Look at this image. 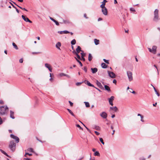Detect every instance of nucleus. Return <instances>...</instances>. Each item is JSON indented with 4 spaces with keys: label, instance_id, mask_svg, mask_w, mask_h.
Wrapping results in <instances>:
<instances>
[{
    "label": "nucleus",
    "instance_id": "nucleus-1",
    "mask_svg": "<svg viewBox=\"0 0 160 160\" xmlns=\"http://www.w3.org/2000/svg\"><path fill=\"white\" fill-rule=\"evenodd\" d=\"M8 109V108L7 106L0 107V114L1 115L7 114Z\"/></svg>",
    "mask_w": 160,
    "mask_h": 160
},
{
    "label": "nucleus",
    "instance_id": "nucleus-2",
    "mask_svg": "<svg viewBox=\"0 0 160 160\" xmlns=\"http://www.w3.org/2000/svg\"><path fill=\"white\" fill-rule=\"evenodd\" d=\"M9 147L12 152H14L16 149V143L13 141H11L10 142Z\"/></svg>",
    "mask_w": 160,
    "mask_h": 160
},
{
    "label": "nucleus",
    "instance_id": "nucleus-3",
    "mask_svg": "<svg viewBox=\"0 0 160 160\" xmlns=\"http://www.w3.org/2000/svg\"><path fill=\"white\" fill-rule=\"evenodd\" d=\"M158 10L156 9L154 12V17L153 20L154 21L157 22L159 20Z\"/></svg>",
    "mask_w": 160,
    "mask_h": 160
},
{
    "label": "nucleus",
    "instance_id": "nucleus-4",
    "mask_svg": "<svg viewBox=\"0 0 160 160\" xmlns=\"http://www.w3.org/2000/svg\"><path fill=\"white\" fill-rule=\"evenodd\" d=\"M127 73L129 81L130 82L132 81L133 80L132 73V72L130 71H127Z\"/></svg>",
    "mask_w": 160,
    "mask_h": 160
},
{
    "label": "nucleus",
    "instance_id": "nucleus-5",
    "mask_svg": "<svg viewBox=\"0 0 160 160\" xmlns=\"http://www.w3.org/2000/svg\"><path fill=\"white\" fill-rule=\"evenodd\" d=\"M80 52H83V51L81 50V48L80 47L78 46L76 49V51L74 50V51L72 52L73 54H77L79 53Z\"/></svg>",
    "mask_w": 160,
    "mask_h": 160
},
{
    "label": "nucleus",
    "instance_id": "nucleus-6",
    "mask_svg": "<svg viewBox=\"0 0 160 160\" xmlns=\"http://www.w3.org/2000/svg\"><path fill=\"white\" fill-rule=\"evenodd\" d=\"M22 17L24 21L27 22H29L30 23H32V22L30 20L29 18H27L26 16L22 15Z\"/></svg>",
    "mask_w": 160,
    "mask_h": 160
},
{
    "label": "nucleus",
    "instance_id": "nucleus-7",
    "mask_svg": "<svg viewBox=\"0 0 160 160\" xmlns=\"http://www.w3.org/2000/svg\"><path fill=\"white\" fill-rule=\"evenodd\" d=\"M102 8V12L103 14L105 16L107 15L108 10L107 8L106 7H105Z\"/></svg>",
    "mask_w": 160,
    "mask_h": 160
},
{
    "label": "nucleus",
    "instance_id": "nucleus-8",
    "mask_svg": "<svg viewBox=\"0 0 160 160\" xmlns=\"http://www.w3.org/2000/svg\"><path fill=\"white\" fill-rule=\"evenodd\" d=\"M114 96H112L108 99L110 104L112 106H113V101L114 100Z\"/></svg>",
    "mask_w": 160,
    "mask_h": 160
},
{
    "label": "nucleus",
    "instance_id": "nucleus-9",
    "mask_svg": "<svg viewBox=\"0 0 160 160\" xmlns=\"http://www.w3.org/2000/svg\"><path fill=\"white\" fill-rule=\"evenodd\" d=\"M100 115L102 118L104 119H106L107 117V114L104 112L101 113L100 114Z\"/></svg>",
    "mask_w": 160,
    "mask_h": 160
},
{
    "label": "nucleus",
    "instance_id": "nucleus-10",
    "mask_svg": "<svg viewBox=\"0 0 160 160\" xmlns=\"http://www.w3.org/2000/svg\"><path fill=\"white\" fill-rule=\"evenodd\" d=\"M96 83L99 88L101 89H104V88L101 84V83L98 80H96Z\"/></svg>",
    "mask_w": 160,
    "mask_h": 160
},
{
    "label": "nucleus",
    "instance_id": "nucleus-11",
    "mask_svg": "<svg viewBox=\"0 0 160 160\" xmlns=\"http://www.w3.org/2000/svg\"><path fill=\"white\" fill-rule=\"evenodd\" d=\"M84 82L85 83V84L89 86L92 87H95L93 85L91 84L89 81L88 80H85L84 81Z\"/></svg>",
    "mask_w": 160,
    "mask_h": 160
},
{
    "label": "nucleus",
    "instance_id": "nucleus-12",
    "mask_svg": "<svg viewBox=\"0 0 160 160\" xmlns=\"http://www.w3.org/2000/svg\"><path fill=\"white\" fill-rule=\"evenodd\" d=\"M109 76L110 77L112 78H115V74L112 72H110V71H108Z\"/></svg>",
    "mask_w": 160,
    "mask_h": 160
},
{
    "label": "nucleus",
    "instance_id": "nucleus-13",
    "mask_svg": "<svg viewBox=\"0 0 160 160\" xmlns=\"http://www.w3.org/2000/svg\"><path fill=\"white\" fill-rule=\"evenodd\" d=\"M45 66L46 68L48 69V70L50 72H52V68L50 64L48 63H45Z\"/></svg>",
    "mask_w": 160,
    "mask_h": 160
},
{
    "label": "nucleus",
    "instance_id": "nucleus-14",
    "mask_svg": "<svg viewBox=\"0 0 160 160\" xmlns=\"http://www.w3.org/2000/svg\"><path fill=\"white\" fill-rule=\"evenodd\" d=\"M10 117L12 119H14L15 118L14 116V112L12 110L10 111Z\"/></svg>",
    "mask_w": 160,
    "mask_h": 160
},
{
    "label": "nucleus",
    "instance_id": "nucleus-15",
    "mask_svg": "<svg viewBox=\"0 0 160 160\" xmlns=\"http://www.w3.org/2000/svg\"><path fill=\"white\" fill-rule=\"evenodd\" d=\"M107 1L106 0H103V1L102 2V4L100 6V7L102 8L105 7V6L106 2H107Z\"/></svg>",
    "mask_w": 160,
    "mask_h": 160
},
{
    "label": "nucleus",
    "instance_id": "nucleus-16",
    "mask_svg": "<svg viewBox=\"0 0 160 160\" xmlns=\"http://www.w3.org/2000/svg\"><path fill=\"white\" fill-rule=\"evenodd\" d=\"M58 33H60L61 34H62L63 33H64V34H67V33H70V32L68 31H67V30H64V31H59L58 32Z\"/></svg>",
    "mask_w": 160,
    "mask_h": 160
},
{
    "label": "nucleus",
    "instance_id": "nucleus-17",
    "mask_svg": "<svg viewBox=\"0 0 160 160\" xmlns=\"http://www.w3.org/2000/svg\"><path fill=\"white\" fill-rule=\"evenodd\" d=\"M50 19L52 21L54 22L57 25V26H59V22L57 21L56 20H55L53 18L50 17Z\"/></svg>",
    "mask_w": 160,
    "mask_h": 160
},
{
    "label": "nucleus",
    "instance_id": "nucleus-18",
    "mask_svg": "<svg viewBox=\"0 0 160 160\" xmlns=\"http://www.w3.org/2000/svg\"><path fill=\"white\" fill-rule=\"evenodd\" d=\"M91 70L92 71V73H96L98 71V70L97 68H91Z\"/></svg>",
    "mask_w": 160,
    "mask_h": 160
},
{
    "label": "nucleus",
    "instance_id": "nucleus-19",
    "mask_svg": "<svg viewBox=\"0 0 160 160\" xmlns=\"http://www.w3.org/2000/svg\"><path fill=\"white\" fill-rule=\"evenodd\" d=\"M104 88L106 90H107L108 92H110L111 91V89H110V87L107 85H104Z\"/></svg>",
    "mask_w": 160,
    "mask_h": 160
},
{
    "label": "nucleus",
    "instance_id": "nucleus-20",
    "mask_svg": "<svg viewBox=\"0 0 160 160\" xmlns=\"http://www.w3.org/2000/svg\"><path fill=\"white\" fill-rule=\"evenodd\" d=\"M15 5H16V6H17L19 8H20V9H22V10H24L25 11H28V10L25 8H22V7L18 6V5L15 2H14L13 1H11Z\"/></svg>",
    "mask_w": 160,
    "mask_h": 160
},
{
    "label": "nucleus",
    "instance_id": "nucleus-21",
    "mask_svg": "<svg viewBox=\"0 0 160 160\" xmlns=\"http://www.w3.org/2000/svg\"><path fill=\"white\" fill-rule=\"evenodd\" d=\"M110 109L111 110H114L115 112H117L118 110V109L116 106L110 107Z\"/></svg>",
    "mask_w": 160,
    "mask_h": 160
},
{
    "label": "nucleus",
    "instance_id": "nucleus-22",
    "mask_svg": "<svg viewBox=\"0 0 160 160\" xmlns=\"http://www.w3.org/2000/svg\"><path fill=\"white\" fill-rule=\"evenodd\" d=\"M61 42H58L56 43V47L57 48L60 49V47L61 46Z\"/></svg>",
    "mask_w": 160,
    "mask_h": 160
},
{
    "label": "nucleus",
    "instance_id": "nucleus-23",
    "mask_svg": "<svg viewBox=\"0 0 160 160\" xmlns=\"http://www.w3.org/2000/svg\"><path fill=\"white\" fill-rule=\"evenodd\" d=\"M157 47L155 46H153L152 47V52L154 53H155L156 51Z\"/></svg>",
    "mask_w": 160,
    "mask_h": 160
},
{
    "label": "nucleus",
    "instance_id": "nucleus-24",
    "mask_svg": "<svg viewBox=\"0 0 160 160\" xmlns=\"http://www.w3.org/2000/svg\"><path fill=\"white\" fill-rule=\"evenodd\" d=\"M60 75L61 77L64 76H66V77H67L68 78H70V76H69V75H68V74H64V73H60Z\"/></svg>",
    "mask_w": 160,
    "mask_h": 160
},
{
    "label": "nucleus",
    "instance_id": "nucleus-25",
    "mask_svg": "<svg viewBox=\"0 0 160 160\" xmlns=\"http://www.w3.org/2000/svg\"><path fill=\"white\" fill-rule=\"evenodd\" d=\"M92 56L91 53H89L88 54V60L89 61H91L92 59Z\"/></svg>",
    "mask_w": 160,
    "mask_h": 160
},
{
    "label": "nucleus",
    "instance_id": "nucleus-26",
    "mask_svg": "<svg viewBox=\"0 0 160 160\" xmlns=\"http://www.w3.org/2000/svg\"><path fill=\"white\" fill-rule=\"evenodd\" d=\"M0 151L3 154L7 156L8 157H9V156L4 151L2 150L1 149H0Z\"/></svg>",
    "mask_w": 160,
    "mask_h": 160
},
{
    "label": "nucleus",
    "instance_id": "nucleus-27",
    "mask_svg": "<svg viewBox=\"0 0 160 160\" xmlns=\"http://www.w3.org/2000/svg\"><path fill=\"white\" fill-rule=\"evenodd\" d=\"M101 66L103 68H107V65L104 63L103 62L101 64Z\"/></svg>",
    "mask_w": 160,
    "mask_h": 160
},
{
    "label": "nucleus",
    "instance_id": "nucleus-28",
    "mask_svg": "<svg viewBox=\"0 0 160 160\" xmlns=\"http://www.w3.org/2000/svg\"><path fill=\"white\" fill-rule=\"evenodd\" d=\"M74 58L76 59V60L77 61V62L79 63L80 66L81 67H82L83 66V65H82V63L76 57H75Z\"/></svg>",
    "mask_w": 160,
    "mask_h": 160
},
{
    "label": "nucleus",
    "instance_id": "nucleus-29",
    "mask_svg": "<svg viewBox=\"0 0 160 160\" xmlns=\"http://www.w3.org/2000/svg\"><path fill=\"white\" fill-rule=\"evenodd\" d=\"M94 42L96 45H97L99 44V41L97 39H94Z\"/></svg>",
    "mask_w": 160,
    "mask_h": 160
},
{
    "label": "nucleus",
    "instance_id": "nucleus-30",
    "mask_svg": "<svg viewBox=\"0 0 160 160\" xmlns=\"http://www.w3.org/2000/svg\"><path fill=\"white\" fill-rule=\"evenodd\" d=\"M67 110L73 116H74V117H75L74 114H73V112L71 111V110L68 108H67Z\"/></svg>",
    "mask_w": 160,
    "mask_h": 160
},
{
    "label": "nucleus",
    "instance_id": "nucleus-31",
    "mask_svg": "<svg viewBox=\"0 0 160 160\" xmlns=\"http://www.w3.org/2000/svg\"><path fill=\"white\" fill-rule=\"evenodd\" d=\"M94 155L95 156H100V154L98 151H96L94 154Z\"/></svg>",
    "mask_w": 160,
    "mask_h": 160
},
{
    "label": "nucleus",
    "instance_id": "nucleus-32",
    "mask_svg": "<svg viewBox=\"0 0 160 160\" xmlns=\"http://www.w3.org/2000/svg\"><path fill=\"white\" fill-rule=\"evenodd\" d=\"M76 43V41L75 39L72 40L71 42V44L72 45H75Z\"/></svg>",
    "mask_w": 160,
    "mask_h": 160
},
{
    "label": "nucleus",
    "instance_id": "nucleus-33",
    "mask_svg": "<svg viewBox=\"0 0 160 160\" xmlns=\"http://www.w3.org/2000/svg\"><path fill=\"white\" fill-rule=\"evenodd\" d=\"M12 45L13 46V47H14V48H15L16 49V50L18 49V47L14 42L12 43Z\"/></svg>",
    "mask_w": 160,
    "mask_h": 160
},
{
    "label": "nucleus",
    "instance_id": "nucleus-34",
    "mask_svg": "<svg viewBox=\"0 0 160 160\" xmlns=\"http://www.w3.org/2000/svg\"><path fill=\"white\" fill-rule=\"evenodd\" d=\"M27 151L30 152H34L33 149L32 148H28Z\"/></svg>",
    "mask_w": 160,
    "mask_h": 160
},
{
    "label": "nucleus",
    "instance_id": "nucleus-35",
    "mask_svg": "<svg viewBox=\"0 0 160 160\" xmlns=\"http://www.w3.org/2000/svg\"><path fill=\"white\" fill-rule=\"evenodd\" d=\"M153 88H154V90L156 93L157 94V96H159V95H160L159 93L157 91L156 89L153 86Z\"/></svg>",
    "mask_w": 160,
    "mask_h": 160
},
{
    "label": "nucleus",
    "instance_id": "nucleus-36",
    "mask_svg": "<svg viewBox=\"0 0 160 160\" xmlns=\"http://www.w3.org/2000/svg\"><path fill=\"white\" fill-rule=\"evenodd\" d=\"M74 54V55H75L77 57V58L78 59V60H80V59H81V57L80 56V55L78 54V53H77V54Z\"/></svg>",
    "mask_w": 160,
    "mask_h": 160
},
{
    "label": "nucleus",
    "instance_id": "nucleus-37",
    "mask_svg": "<svg viewBox=\"0 0 160 160\" xmlns=\"http://www.w3.org/2000/svg\"><path fill=\"white\" fill-rule=\"evenodd\" d=\"M85 103L86 107L87 108H88L90 107V105L89 102H84Z\"/></svg>",
    "mask_w": 160,
    "mask_h": 160
},
{
    "label": "nucleus",
    "instance_id": "nucleus-38",
    "mask_svg": "<svg viewBox=\"0 0 160 160\" xmlns=\"http://www.w3.org/2000/svg\"><path fill=\"white\" fill-rule=\"evenodd\" d=\"M16 141V142L17 143H18L19 142V138L17 136H16L15 138H14V139Z\"/></svg>",
    "mask_w": 160,
    "mask_h": 160
},
{
    "label": "nucleus",
    "instance_id": "nucleus-39",
    "mask_svg": "<svg viewBox=\"0 0 160 160\" xmlns=\"http://www.w3.org/2000/svg\"><path fill=\"white\" fill-rule=\"evenodd\" d=\"M83 82H84V81H83L81 82H78L76 83V85L77 86H79Z\"/></svg>",
    "mask_w": 160,
    "mask_h": 160
},
{
    "label": "nucleus",
    "instance_id": "nucleus-40",
    "mask_svg": "<svg viewBox=\"0 0 160 160\" xmlns=\"http://www.w3.org/2000/svg\"><path fill=\"white\" fill-rule=\"evenodd\" d=\"M63 22L65 23H70V22L68 20H63Z\"/></svg>",
    "mask_w": 160,
    "mask_h": 160
},
{
    "label": "nucleus",
    "instance_id": "nucleus-41",
    "mask_svg": "<svg viewBox=\"0 0 160 160\" xmlns=\"http://www.w3.org/2000/svg\"><path fill=\"white\" fill-rule=\"evenodd\" d=\"M99 140L103 145L104 144V142L103 139L102 138H99Z\"/></svg>",
    "mask_w": 160,
    "mask_h": 160
},
{
    "label": "nucleus",
    "instance_id": "nucleus-42",
    "mask_svg": "<svg viewBox=\"0 0 160 160\" xmlns=\"http://www.w3.org/2000/svg\"><path fill=\"white\" fill-rule=\"evenodd\" d=\"M10 136L11 138H12L13 139H14V138H15L16 137V136H15L12 134H11L10 135Z\"/></svg>",
    "mask_w": 160,
    "mask_h": 160
},
{
    "label": "nucleus",
    "instance_id": "nucleus-43",
    "mask_svg": "<svg viewBox=\"0 0 160 160\" xmlns=\"http://www.w3.org/2000/svg\"><path fill=\"white\" fill-rule=\"evenodd\" d=\"M79 121L80 122L84 125V126L87 129L88 131L89 132H90V129L87 127H86L80 121Z\"/></svg>",
    "mask_w": 160,
    "mask_h": 160
},
{
    "label": "nucleus",
    "instance_id": "nucleus-44",
    "mask_svg": "<svg viewBox=\"0 0 160 160\" xmlns=\"http://www.w3.org/2000/svg\"><path fill=\"white\" fill-rule=\"evenodd\" d=\"M103 60L107 64H109V61L108 60H106V59H103Z\"/></svg>",
    "mask_w": 160,
    "mask_h": 160
},
{
    "label": "nucleus",
    "instance_id": "nucleus-45",
    "mask_svg": "<svg viewBox=\"0 0 160 160\" xmlns=\"http://www.w3.org/2000/svg\"><path fill=\"white\" fill-rule=\"evenodd\" d=\"M83 70L86 72H87V68L86 67H84L83 68Z\"/></svg>",
    "mask_w": 160,
    "mask_h": 160
},
{
    "label": "nucleus",
    "instance_id": "nucleus-46",
    "mask_svg": "<svg viewBox=\"0 0 160 160\" xmlns=\"http://www.w3.org/2000/svg\"><path fill=\"white\" fill-rule=\"evenodd\" d=\"M76 126L77 127H78V128H79L80 129H81V130H83L82 128V127H80V126L79 124H77V125H76Z\"/></svg>",
    "mask_w": 160,
    "mask_h": 160
},
{
    "label": "nucleus",
    "instance_id": "nucleus-47",
    "mask_svg": "<svg viewBox=\"0 0 160 160\" xmlns=\"http://www.w3.org/2000/svg\"><path fill=\"white\" fill-rule=\"evenodd\" d=\"M130 11L132 12H135V9L133 8H131L130 9Z\"/></svg>",
    "mask_w": 160,
    "mask_h": 160
},
{
    "label": "nucleus",
    "instance_id": "nucleus-48",
    "mask_svg": "<svg viewBox=\"0 0 160 160\" xmlns=\"http://www.w3.org/2000/svg\"><path fill=\"white\" fill-rule=\"evenodd\" d=\"M27 154H28V155H29V156H31V155H32V154H31V153H28V152H26L25 154L24 155V156L26 157H27L26 155H27Z\"/></svg>",
    "mask_w": 160,
    "mask_h": 160
},
{
    "label": "nucleus",
    "instance_id": "nucleus-49",
    "mask_svg": "<svg viewBox=\"0 0 160 160\" xmlns=\"http://www.w3.org/2000/svg\"><path fill=\"white\" fill-rule=\"evenodd\" d=\"M81 57H84L85 56V54L84 53H83V52H82L81 53Z\"/></svg>",
    "mask_w": 160,
    "mask_h": 160
},
{
    "label": "nucleus",
    "instance_id": "nucleus-50",
    "mask_svg": "<svg viewBox=\"0 0 160 160\" xmlns=\"http://www.w3.org/2000/svg\"><path fill=\"white\" fill-rule=\"evenodd\" d=\"M36 138L37 140L38 141H39L40 142L42 143H43V142H44V141H42L39 140L37 137H36Z\"/></svg>",
    "mask_w": 160,
    "mask_h": 160
},
{
    "label": "nucleus",
    "instance_id": "nucleus-51",
    "mask_svg": "<svg viewBox=\"0 0 160 160\" xmlns=\"http://www.w3.org/2000/svg\"><path fill=\"white\" fill-rule=\"evenodd\" d=\"M84 57H82L81 58V59H80V60H82L83 61H85V58H84Z\"/></svg>",
    "mask_w": 160,
    "mask_h": 160
},
{
    "label": "nucleus",
    "instance_id": "nucleus-52",
    "mask_svg": "<svg viewBox=\"0 0 160 160\" xmlns=\"http://www.w3.org/2000/svg\"><path fill=\"white\" fill-rule=\"evenodd\" d=\"M2 122H3V121H2V119L0 117V125H1V124H2Z\"/></svg>",
    "mask_w": 160,
    "mask_h": 160
},
{
    "label": "nucleus",
    "instance_id": "nucleus-53",
    "mask_svg": "<svg viewBox=\"0 0 160 160\" xmlns=\"http://www.w3.org/2000/svg\"><path fill=\"white\" fill-rule=\"evenodd\" d=\"M141 117V121L142 122H144V120H143V116H141V117Z\"/></svg>",
    "mask_w": 160,
    "mask_h": 160
},
{
    "label": "nucleus",
    "instance_id": "nucleus-54",
    "mask_svg": "<svg viewBox=\"0 0 160 160\" xmlns=\"http://www.w3.org/2000/svg\"><path fill=\"white\" fill-rule=\"evenodd\" d=\"M69 103H70V105L71 106H72L73 105V103L70 101H69Z\"/></svg>",
    "mask_w": 160,
    "mask_h": 160
},
{
    "label": "nucleus",
    "instance_id": "nucleus-55",
    "mask_svg": "<svg viewBox=\"0 0 160 160\" xmlns=\"http://www.w3.org/2000/svg\"><path fill=\"white\" fill-rule=\"evenodd\" d=\"M19 62L20 63H22V62H23V59L22 58H21V59H20L19 60Z\"/></svg>",
    "mask_w": 160,
    "mask_h": 160
},
{
    "label": "nucleus",
    "instance_id": "nucleus-56",
    "mask_svg": "<svg viewBox=\"0 0 160 160\" xmlns=\"http://www.w3.org/2000/svg\"><path fill=\"white\" fill-rule=\"evenodd\" d=\"M94 132L97 135H98L100 134L97 131H95Z\"/></svg>",
    "mask_w": 160,
    "mask_h": 160
},
{
    "label": "nucleus",
    "instance_id": "nucleus-57",
    "mask_svg": "<svg viewBox=\"0 0 160 160\" xmlns=\"http://www.w3.org/2000/svg\"><path fill=\"white\" fill-rule=\"evenodd\" d=\"M10 3L13 8H15V9H16V7H15L12 3L10 2Z\"/></svg>",
    "mask_w": 160,
    "mask_h": 160
},
{
    "label": "nucleus",
    "instance_id": "nucleus-58",
    "mask_svg": "<svg viewBox=\"0 0 160 160\" xmlns=\"http://www.w3.org/2000/svg\"><path fill=\"white\" fill-rule=\"evenodd\" d=\"M40 53V52H32V54H38V53Z\"/></svg>",
    "mask_w": 160,
    "mask_h": 160
},
{
    "label": "nucleus",
    "instance_id": "nucleus-59",
    "mask_svg": "<svg viewBox=\"0 0 160 160\" xmlns=\"http://www.w3.org/2000/svg\"><path fill=\"white\" fill-rule=\"evenodd\" d=\"M84 17L86 19L88 18V17L87 16V15L86 13L84 14Z\"/></svg>",
    "mask_w": 160,
    "mask_h": 160
},
{
    "label": "nucleus",
    "instance_id": "nucleus-60",
    "mask_svg": "<svg viewBox=\"0 0 160 160\" xmlns=\"http://www.w3.org/2000/svg\"><path fill=\"white\" fill-rule=\"evenodd\" d=\"M0 104H4V102L2 100H0Z\"/></svg>",
    "mask_w": 160,
    "mask_h": 160
},
{
    "label": "nucleus",
    "instance_id": "nucleus-61",
    "mask_svg": "<svg viewBox=\"0 0 160 160\" xmlns=\"http://www.w3.org/2000/svg\"><path fill=\"white\" fill-rule=\"evenodd\" d=\"M113 82L114 83L116 84L117 83V81L115 79H114L113 81Z\"/></svg>",
    "mask_w": 160,
    "mask_h": 160
},
{
    "label": "nucleus",
    "instance_id": "nucleus-62",
    "mask_svg": "<svg viewBox=\"0 0 160 160\" xmlns=\"http://www.w3.org/2000/svg\"><path fill=\"white\" fill-rule=\"evenodd\" d=\"M94 88H95L96 89H97L99 92H101V90L100 89H98V88H96L95 87Z\"/></svg>",
    "mask_w": 160,
    "mask_h": 160
},
{
    "label": "nucleus",
    "instance_id": "nucleus-63",
    "mask_svg": "<svg viewBox=\"0 0 160 160\" xmlns=\"http://www.w3.org/2000/svg\"><path fill=\"white\" fill-rule=\"evenodd\" d=\"M145 158H139V160H145Z\"/></svg>",
    "mask_w": 160,
    "mask_h": 160
},
{
    "label": "nucleus",
    "instance_id": "nucleus-64",
    "mask_svg": "<svg viewBox=\"0 0 160 160\" xmlns=\"http://www.w3.org/2000/svg\"><path fill=\"white\" fill-rule=\"evenodd\" d=\"M102 20V18H100L98 19V21H99Z\"/></svg>",
    "mask_w": 160,
    "mask_h": 160
}]
</instances>
